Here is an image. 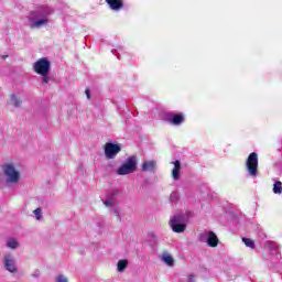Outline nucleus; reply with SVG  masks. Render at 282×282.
Returning a JSON list of instances; mask_svg holds the SVG:
<instances>
[{"instance_id": "f257e3e1", "label": "nucleus", "mask_w": 282, "mask_h": 282, "mask_svg": "<svg viewBox=\"0 0 282 282\" xmlns=\"http://www.w3.org/2000/svg\"><path fill=\"white\" fill-rule=\"evenodd\" d=\"M52 69V62L47 57H41L33 64V72L39 76H50Z\"/></svg>"}, {"instance_id": "f03ea898", "label": "nucleus", "mask_w": 282, "mask_h": 282, "mask_svg": "<svg viewBox=\"0 0 282 282\" xmlns=\"http://www.w3.org/2000/svg\"><path fill=\"white\" fill-rule=\"evenodd\" d=\"M2 171L7 177V182H9L10 184H19V181L21 180V173L17 171L14 164L7 163L2 165Z\"/></svg>"}, {"instance_id": "7ed1b4c3", "label": "nucleus", "mask_w": 282, "mask_h": 282, "mask_svg": "<svg viewBox=\"0 0 282 282\" xmlns=\"http://www.w3.org/2000/svg\"><path fill=\"white\" fill-rule=\"evenodd\" d=\"M138 169V159L135 156H129L126 160V163L122 164L118 170L117 174L118 175H131V173H135Z\"/></svg>"}, {"instance_id": "20e7f679", "label": "nucleus", "mask_w": 282, "mask_h": 282, "mask_svg": "<svg viewBox=\"0 0 282 282\" xmlns=\"http://www.w3.org/2000/svg\"><path fill=\"white\" fill-rule=\"evenodd\" d=\"M163 121L169 122L172 127H180V124H184L186 121V116L184 112H165L163 115Z\"/></svg>"}, {"instance_id": "39448f33", "label": "nucleus", "mask_w": 282, "mask_h": 282, "mask_svg": "<svg viewBox=\"0 0 282 282\" xmlns=\"http://www.w3.org/2000/svg\"><path fill=\"white\" fill-rule=\"evenodd\" d=\"M246 166L249 175H251V177H257L259 171V154H257V152L249 154L246 161Z\"/></svg>"}, {"instance_id": "423d86ee", "label": "nucleus", "mask_w": 282, "mask_h": 282, "mask_svg": "<svg viewBox=\"0 0 282 282\" xmlns=\"http://www.w3.org/2000/svg\"><path fill=\"white\" fill-rule=\"evenodd\" d=\"M120 151H122V148L116 143L108 142L105 144V155L108 160H113Z\"/></svg>"}, {"instance_id": "0eeeda50", "label": "nucleus", "mask_w": 282, "mask_h": 282, "mask_svg": "<svg viewBox=\"0 0 282 282\" xmlns=\"http://www.w3.org/2000/svg\"><path fill=\"white\" fill-rule=\"evenodd\" d=\"M180 221H182V219L180 218V216H174L171 219L170 226L173 230V232H184L186 230V224H180Z\"/></svg>"}, {"instance_id": "6e6552de", "label": "nucleus", "mask_w": 282, "mask_h": 282, "mask_svg": "<svg viewBox=\"0 0 282 282\" xmlns=\"http://www.w3.org/2000/svg\"><path fill=\"white\" fill-rule=\"evenodd\" d=\"M3 263L8 272H11V273L17 272V262L14 261V258H12V254L4 256Z\"/></svg>"}, {"instance_id": "1a4fd4ad", "label": "nucleus", "mask_w": 282, "mask_h": 282, "mask_svg": "<svg viewBox=\"0 0 282 282\" xmlns=\"http://www.w3.org/2000/svg\"><path fill=\"white\" fill-rule=\"evenodd\" d=\"M207 246H209V248H217V246H219V238H217L215 231L207 232Z\"/></svg>"}, {"instance_id": "9d476101", "label": "nucleus", "mask_w": 282, "mask_h": 282, "mask_svg": "<svg viewBox=\"0 0 282 282\" xmlns=\"http://www.w3.org/2000/svg\"><path fill=\"white\" fill-rule=\"evenodd\" d=\"M158 167V163L153 160L145 161L141 165V171L148 172V173H153L155 169Z\"/></svg>"}, {"instance_id": "9b49d317", "label": "nucleus", "mask_w": 282, "mask_h": 282, "mask_svg": "<svg viewBox=\"0 0 282 282\" xmlns=\"http://www.w3.org/2000/svg\"><path fill=\"white\" fill-rule=\"evenodd\" d=\"M106 3L109 6L110 10H115L116 12L124 8V2L122 0H106Z\"/></svg>"}, {"instance_id": "f8f14e48", "label": "nucleus", "mask_w": 282, "mask_h": 282, "mask_svg": "<svg viewBox=\"0 0 282 282\" xmlns=\"http://www.w3.org/2000/svg\"><path fill=\"white\" fill-rule=\"evenodd\" d=\"M47 23H50V20L47 18L37 20V21H33L31 22V30H36L37 28H43V25H47Z\"/></svg>"}, {"instance_id": "ddd939ff", "label": "nucleus", "mask_w": 282, "mask_h": 282, "mask_svg": "<svg viewBox=\"0 0 282 282\" xmlns=\"http://www.w3.org/2000/svg\"><path fill=\"white\" fill-rule=\"evenodd\" d=\"M174 169L172 170L173 180H180V171H182V163L180 161L173 162Z\"/></svg>"}, {"instance_id": "4468645a", "label": "nucleus", "mask_w": 282, "mask_h": 282, "mask_svg": "<svg viewBox=\"0 0 282 282\" xmlns=\"http://www.w3.org/2000/svg\"><path fill=\"white\" fill-rule=\"evenodd\" d=\"M127 265H129L128 260H119L118 263H117L118 272H124V270H127Z\"/></svg>"}, {"instance_id": "2eb2a0df", "label": "nucleus", "mask_w": 282, "mask_h": 282, "mask_svg": "<svg viewBox=\"0 0 282 282\" xmlns=\"http://www.w3.org/2000/svg\"><path fill=\"white\" fill-rule=\"evenodd\" d=\"M273 193L275 195H281L282 193V182L281 181H276L274 184H273Z\"/></svg>"}, {"instance_id": "dca6fc26", "label": "nucleus", "mask_w": 282, "mask_h": 282, "mask_svg": "<svg viewBox=\"0 0 282 282\" xmlns=\"http://www.w3.org/2000/svg\"><path fill=\"white\" fill-rule=\"evenodd\" d=\"M162 261H164V263H166V265H173V263H174L173 257L169 253H163Z\"/></svg>"}, {"instance_id": "f3484780", "label": "nucleus", "mask_w": 282, "mask_h": 282, "mask_svg": "<svg viewBox=\"0 0 282 282\" xmlns=\"http://www.w3.org/2000/svg\"><path fill=\"white\" fill-rule=\"evenodd\" d=\"M10 105H12L13 107H21L22 102L19 97L12 95L10 99Z\"/></svg>"}, {"instance_id": "a211bd4d", "label": "nucleus", "mask_w": 282, "mask_h": 282, "mask_svg": "<svg viewBox=\"0 0 282 282\" xmlns=\"http://www.w3.org/2000/svg\"><path fill=\"white\" fill-rule=\"evenodd\" d=\"M242 242L247 248H251V250H254V240L250 238H242Z\"/></svg>"}, {"instance_id": "6ab92c4d", "label": "nucleus", "mask_w": 282, "mask_h": 282, "mask_svg": "<svg viewBox=\"0 0 282 282\" xmlns=\"http://www.w3.org/2000/svg\"><path fill=\"white\" fill-rule=\"evenodd\" d=\"M7 246H8V248L14 249V248H18V247H19V242H18L15 239H12V240H9V241L7 242Z\"/></svg>"}, {"instance_id": "aec40b11", "label": "nucleus", "mask_w": 282, "mask_h": 282, "mask_svg": "<svg viewBox=\"0 0 282 282\" xmlns=\"http://www.w3.org/2000/svg\"><path fill=\"white\" fill-rule=\"evenodd\" d=\"M34 215H35V219H41V217H42V215H41V213H42V210H41V207H37L34 212Z\"/></svg>"}, {"instance_id": "412c9836", "label": "nucleus", "mask_w": 282, "mask_h": 282, "mask_svg": "<svg viewBox=\"0 0 282 282\" xmlns=\"http://www.w3.org/2000/svg\"><path fill=\"white\" fill-rule=\"evenodd\" d=\"M42 76V83L44 85H47L50 83V75H41Z\"/></svg>"}, {"instance_id": "4be33fe9", "label": "nucleus", "mask_w": 282, "mask_h": 282, "mask_svg": "<svg viewBox=\"0 0 282 282\" xmlns=\"http://www.w3.org/2000/svg\"><path fill=\"white\" fill-rule=\"evenodd\" d=\"M56 282H67V278L64 275H58Z\"/></svg>"}, {"instance_id": "5701e85b", "label": "nucleus", "mask_w": 282, "mask_h": 282, "mask_svg": "<svg viewBox=\"0 0 282 282\" xmlns=\"http://www.w3.org/2000/svg\"><path fill=\"white\" fill-rule=\"evenodd\" d=\"M85 94H86V96H87V99H88V100H91V91H90L89 89H86V90H85Z\"/></svg>"}, {"instance_id": "b1692460", "label": "nucleus", "mask_w": 282, "mask_h": 282, "mask_svg": "<svg viewBox=\"0 0 282 282\" xmlns=\"http://www.w3.org/2000/svg\"><path fill=\"white\" fill-rule=\"evenodd\" d=\"M187 279H188V282H195V276L193 274H189Z\"/></svg>"}, {"instance_id": "393cba45", "label": "nucleus", "mask_w": 282, "mask_h": 282, "mask_svg": "<svg viewBox=\"0 0 282 282\" xmlns=\"http://www.w3.org/2000/svg\"><path fill=\"white\" fill-rule=\"evenodd\" d=\"M105 206H108V207L113 206V203L111 200H106Z\"/></svg>"}]
</instances>
